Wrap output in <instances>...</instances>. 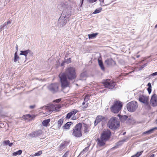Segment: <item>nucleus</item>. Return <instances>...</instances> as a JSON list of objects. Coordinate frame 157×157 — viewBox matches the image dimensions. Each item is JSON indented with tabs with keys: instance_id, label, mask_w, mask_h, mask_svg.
Instances as JSON below:
<instances>
[{
	"instance_id": "obj_1",
	"label": "nucleus",
	"mask_w": 157,
	"mask_h": 157,
	"mask_svg": "<svg viewBox=\"0 0 157 157\" xmlns=\"http://www.w3.org/2000/svg\"><path fill=\"white\" fill-rule=\"evenodd\" d=\"M61 86L63 88L69 86L70 82L68 81L67 78L70 80H73L76 78L75 70V68L69 67L67 68L64 73H61L59 75Z\"/></svg>"
},
{
	"instance_id": "obj_2",
	"label": "nucleus",
	"mask_w": 157,
	"mask_h": 157,
	"mask_svg": "<svg viewBox=\"0 0 157 157\" xmlns=\"http://www.w3.org/2000/svg\"><path fill=\"white\" fill-rule=\"evenodd\" d=\"M76 6V4L74 2L68 1L61 2L59 5L58 7L59 8L62 7L64 8L61 15L65 17H68L69 18L71 15V13L74 8Z\"/></svg>"
},
{
	"instance_id": "obj_3",
	"label": "nucleus",
	"mask_w": 157,
	"mask_h": 157,
	"mask_svg": "<svg viewBox=\"0 0 157 157\" xmlns=\"http://www.w3.org/2000/svg\"><path fill=\"white\" fill-rule=\"evenodd\" d=\"M60 106L57 104H52L48 106H43L40 108L42 110V112L46 115L50 114L52 112L54 111H59Z\"/></svg>"
},
{
	"instance_id": "obj_4",
	"label": "nucleus",
	"mask_w": 157,
	"mask_h": 157,
	"mask_svg": "<svg viewBox=\"0 0 157 157\" xmlns=\"http://www.w3.org/2000/svg\"><path fill=\"white\" fill-rule=\"evenodd\" d=\"M122 107V104L120 101H116L114 102L110 109L111 111L113 113H119L121 110Z\"/></svg>"
},
{
	"instance_id": "obj_5",
	"label": "nucleus",
	"mask_w": 157,
	"mask_h": 157,
	"mask_svg": "<svg viewBox=\"0 0 157 157\" xmlns=\"http://www.w3.org/2000/svg\"><path fill=\"white\" fill-rule=\"evenodd\" d=\"M82 124L79 123L77 124L73 128L72 132L73 136L76 137H80L82 136L81 129Z\"/></svg>"
},
{
	"instance_id": "obj_6",
	"label": "nucleus",
	"mask_w": 157,
	"mask_h": 157,
	"mask_svg": "<svg viewBox=\"0 0 157 157\" xmlns=\"http://www.w3.org/2000/svg\"><path fill=\"white\" fill-rule=\"evenodd\" d=\"M120 123L118 119L115 117L111 118L109 120L108 125L111 129H116L119 126Z\"/></svg>"
},
{
	"instance_id": "obj_7",
	"label": "nucleus",
	"mask_w": 157,
	"mask_h": 157,
	"mask_svg": "<svg viewBox=\"0 0 157 157\" xmlns=\"http://www.w3.org/2000/svg\"><path fill=\"white\" fill-rule=\"evenodd\" d=\"M138 104L136 101H132L127 105V108L129 112H132L136 111L138 107Z\"/></svg>"
},
{
	"instance_id": "obj_8",
	"label": "nucleus",
	"mask_w": 157,
	"mask_h": 157,
	"mask_svg": "<svg viewBox=\"0 0 157 157\" xmlns=\"http://www.w3.org/2000/svg\"><path fill=\"white\" fill-rule=\"evenodd\" d=\"M69 17H66L63 16L61 15L59 18L58 23L60 24V26L63 27L67 23V21H69Z\"/></svg>"
},
{
	"instance_id": "obj_9",
	"label": "nucleus",
	"mask_w": 157,
	"mask_h": 157,
	"mask_svg": "<svg viewBox=\"0 0 157 157\" xmlns=\"http://www.w3.org/2000/svg\"><path fill=\"white\" fill-rule=\"evenodd\" d=\"M103 83L106 87L111 89H113L116 85L115 82L110 79H107Z\"/></svg>"
},
{
	"instance_id": "obj_10",
	"label": "nucleus",
	"mask_w": 157,
	"mask_h": 157,
	"mask_svg": "<svg viewBox=\"0 0 157 157\" xmlns=\"http://www.w3.org/2000/svg\"><path fill=\"white\" fill-rule=\"evenodd\" d=\"M20 55H23L24 57H22L23 60H25V62L26 61L27 59V56L29 55V56H33V52L30 50L28 49L25 51H21Z\"/></svg>"
},
{
	"instance_id": "obj_11",
	"label": "nucleus",
	"mask_w": 157,
	"mask_h": 157,
	"mask_svg": "<svg viewBox=\"0 0 157 157\" xmlns=\"http://www.w3.org/2000/svg\"><path fill=\"white\" fill-rule=\"evenodd\" d=\"M111 132L109 130L104 131L101 134V137L102 140L106 141L110 137Z\"/></svg>"
},
{
	"instance_id": "obj_12",
	"label": "nucleus",
	"mask_w": 157,
	"mask_h": 157,
	"mask_svg": "<svg viewBox=\"0 0 157 157\" xmlns=\"http://www.w3.org/2000/svg\"><path fill=\"white\" fill-rule=\"evenodd\" d=\"M58 84L57 83L52 84L48 86V88L52 93L57 92L58 90Z\"/></svg>"
},
{
	"instance_id": "obj_13",
	"label": "nucleus",
	"mask_w": 157,
	"mask_h": 157,
	"mask_svg": "<svg viewBox=\"0 0 157 157\" xmlns=\"http://www.w3.org/2000/svg\"><path fill=\"white\" fill-rule=\"evenodd\" d=\"M42 130H38L32 132L29 134V135L30 137L33 138L40 136L42 134Z\"/></svg>"
},
{
	"instance_id": "obj_14",
	"label": "nucleus",
	"mask_w": 157,
	"mask_h": 157,
	"mask_svg": "<svg viewBox=\"0 0 157 157\" xmlns=\"http://www.w3.org/2000/svg\"><path fill=\"white\" fill-rule=\"evenodd\" d=\"M150 103L153 106L157 105V97L155 94H153L150 100Z\"/></svg>"
},
{
	"instance_id": "obj_15",
	"label": "nucleus",
	"mask_w": 157,
	"mask_h": 157,
	"mask_svg": "<svg viewBox=\"0 0 157 157\" xmlns=\"http://www.w3.org/2000/svg\"><path fill=\"white\" fill-rule=\"evenodd\" d=\"M148 97L145 95H141L139 98L140 101L146 105L148 104Z\"/></svg>"
},
{
	"instance_id": "obj_16",
	"label": "nucleus",
	"mask_w": 157,
	"mask_h": 157,
	"mask_svg": "<svg viewBox=\"0 0 157 157\" xmlns=\"http://www.w3.org/2000/svg\"><path fill=\"white\" fill-rule=\"evenodd\" d=\"M78 112L76 109H73L70 112L67 113L66 116V118L67 119H70L73 115H75Z\"/></svg>"
},
{
	"instance_id": "obj_17",
	"label": "nucleus",
	"mask_w": 157,
	"mask_h": 157,
	"mask_svg": "<svg viewBox=\"0 0 157 157\" xmlns=\"http://www.w3.org/2000/svg\"><path fill=\"white\" fill-rule=\"evenodd\" d=\"M81 129L83 131L84 133L87 134L89 132V127L86 124H84L83 125H82V127Z\"/></svg>"
},
{
	"instance_id": "obj_18",
	"label": "nucleus",
	"mask_w": 157,
	"mask_h": 157,
	"mask_svg": "<svg viewBox=\"0 0 157 157\" xmlns=\"http://www.w3.org/2000/svg\"><path fill=\"white\" fill-rule=\"evenodd\" d=\"M105 63L108 66L112 65L115 64V62L112 59H109L106 60Z\"/></svg>"
},
{
	"instance_id": "obj_19",
	"label": "nucleus",
	"mask_w": 157,
	"mask_h": 157,
	"mask_svg": "<svg viewBox=\"0 0 157 157\" xmlns=\"http://www.w3.org/2000/svg\"><path fill=\"white\" fill-rule=\"evenodd\" d=\"M103 119V117L102 116H98L97 117L96 120L94 121V124L95 126L97 125V124L100 122Z\"/></svg>"
},
{
	"instance_id": "obj_20",
	"label": "nucleus",
	"mask_w": 157,
	"mask_h": 157,
	"mask_svg": "<svg viewBox=\"0 0 157 157\" xmlns=\"http://www.w3.org/2000/svg\"><path fill=\"white\" fill-rule=\"evenodd\" d=\"M98 144L99 146H104L105 144V141L104 140L101 138L100 139H98Z\"/></svg>"
},
{
	"instance_id": "obj_21",
	"label": "nucleus",
	"mask_w": 157,
	"mask_h": 157,
	"mask_svg": "<svg viewBox=\"0 0 157 157\" xmlns=\"http://www.w3.org/2000/svg\"><path fill=\"white\" fill-rule=\"evenodd\" d=\"M157 130V127H155L154 128H151L150 129V130L146 131V132H144V134H149L151 133H152L155 130Z\"/></svg>"
},
{
	"instance_id": "obj_22",
	"label": "nucleus",
	"mask_w": 157,
	"mask_h": 157,
	"mask_svg": "<svg viewBox=\"0 0 157 157\" xmlns=\"http://www.w3.org/2000/svg\"><path fill=\"white\" fill-rule=\"evenodd\" d=\"M71 124H72V123L71 122H68L63 126V129H68Z\"/></svg>"
},
{
	"instance_id": "obj_23",
	"label": "nucleus",
	"mask_w": 157,
	"mask_h": 157,
	"mask_svg": "<svg viewBox=\"0 0 157 157\" xmlns=\"http://www.w3.org/2000/svg\"><path fill=\"white\" fill-rule=\"evenodd\" d=\"M98 62L100 68H101V69L103 71H104L105 68L102 61L101 60H100L99 59H98Z\"/></svg>"
},
{
	"instance_id": "obj_24",
	"label": "nucleus",
	"mask_w": 157,
	"mask_h": 157,
	"mask_svg": "<svg viewBox=\"0 0 157 157\" xmlns=\"http://www.w3.org/2000/svg\"><path fill=\"white\" fill-rule=\"evenodd\" d=\"M21 58V57L20 58L17 55V52H16L14 54V62L15 63L17 61H18L19 62V60Z\"/></svg>"
},
{
	"instance_id": "obj_25",
	"label": "nucleus",
	"mask_w": 157,
	"mask_h": 157,
	"mask_svg": "<svg viewBox=\"0 0 157 157\" xmlns=\"http://www.w3.org/2000/svg\"><path fill=\"white\" fill-rule=\"evenodd\" d=\"M120 120L122 122L124 121L128 117L126 115L121 116L120 115H118Z\"/></svg>"
},
{
	"instance_id": "obj_26",
	"label": "nucleus",
	"mask_w": 157,
	"mask_h": 157,
	"mask_svg": "<svg viewBox=\"0 0 157 157\" xmlns=\"http://www.w3.org/2000/svg\"><path fill=\"white\" fill-rule=\"evenodd\" d=\"M50 120V119H48L43 121L42 123L43 125L44 126H47L48 124L49 123Z\"/></svg>"
},
{
	"instance_id": "obj_27",
	"label": "nucleus",
	"mask_w": 157,
	"mask_h": 157,
	"mask_svg": "<svg viewBox=\"0 0 157 157\" xmlns=\"http://www.w3.org/2000/svg\"><path fill=\"white\" fill-rule=\"evenodd\" d=\"M3 144L6 145H8L10 147H11L12 145L14 143H10L9 140H4L3 141Z\"/></svg>"
},
{
	"instance_id": "obj_28",
	"label": "nucleus",
	"mask_w": 157,
	"mask_h": 157,
	"mask_svg": "<svg viewBox=\"0 0 157 157\" xmlns=\"http://www.w3.org/2000/svg\"><path fill=\"white\" fill-rule=\"evenodd\" d=\"M22 152V151L21 150H19L18 151L13 153L12 155L13 156H16L17 155H21Z\"/></svg>"
},
{
	"instance_id": "obj_29",
	"label": "nucleus",
	"mask_w": 157,
	"mask_h": 157,
	"mask_svg": "<svg viewBox=\"0 0 157 157\" xmlns=\"http://www.w3.org/2000/svg\"><path fill=\"white\" fill-rule=\"evenodd\" d=\"M98 35V33H93L90 34H88V36L89 39H92Z\"/></svg>"
},
{
	"instance_id": "obj_30",
	"label": "nucleus",
	"mask_w": 157,
	"mask_h": 157,
	"mask_svg": "<svg viewBox=\"0 0 157 157\" xmlns=\"http://www.w3.org/2000/svg\"><path fill=\"white\" fill-rule=\"evenodd\" d=\"M64 119L63 118L60 119L58 122V125L59 127H60L62 125Z\"/></svg>"
},
{
	"instance_id": "obj_31",
	"label": "nucleus",
	"mask_w": 157,
	"mask_h": 157,
	"mask_svg": "<svg viewBox=\"0 0 157 157\" xmlns=\"http://www.w3.org/2000/svg\"><path fill=\"white\" fill-rule=\"evenodd\" d=\"M143 151L137 152L135 155L132 156L131 157H139L142 154Z\"/></svg>"
},
{
	"instance_id": "obj_32",
	"label": "nucleus",
	"mask_w": 157,
	"mask_h": 157,
	"mask_svg": "<svg viewBox=\"0 0 157 157\" xmlns=\"http://www.w3.org/2000/svg\"><path fill=\"white\" fill-rule=\"evenodd\" d=\"M42 154V151H40L38 152L35 153L34 155H31L30 156L33 157L34 156H37L40 155Z\"/></svg>"
},
{
	"instance_id": "obj_33",
	"label": "nucleus",
	"mask_w": 157,
	"mask_h": 157,
	"mask_svg": "<svg viewBox=\"0 0 157 157\" xmlns=\"http://www.w3.org/2000/svg\"><path fill=\"white\" fill-rule=\"evenodd\" d=\"M89 149V147H85L80 153V155H83L84 153L86 152Z\"/></svg>"
},
{
	"instance_id": "obj_34",
	"label": "nucleus",
	"mask_w": 157,
	"mask_h": 157,
	"mask_svg": "<svg viewBox=\"0 0 157 157\" xmlns=\"http://www.w3.org/2000/svg\"><path fill=\"white\" fill-rule=\"evenodd\" d=\"M31 116L30 114H27L26 115L24 116L23 118L25 120H28L29 118H31Z\"/></svg>"
},
{
	"instance_id": "obj_35",
	"label": "nucleus",
	"mask_w": 157,
	"mask_h": 157,
	"mask_svg": "<svg viewBox=\"0 0 157 157\" xmlns=\"http://www.w3.org/2000/svg\"><path fill=\"white\" fill-rule=\"evenodd\" d=\"M65 143H62L60 145L59 148V150H61L63 149L64 148H65Z\"/></svg>"
},
{
	"instance_id": "obj_36",
	"label": "nucleus",
	"mask_w": 157,
	"mask_h": 157,
	"mask_svg": "<svg viewBox=\"0 0 157 157\" xmlns=\"http://www.w3.org/2000/svg\"><path fill=\"white\" fill-rule=\"evenodd\" d=\"M101 10H102V8H100L96 9V10H95L93 12V13H94V14H96V13H100L101 12Z\"/></svg>"
},
{
	"instance_id": "obj_37",
	"label": "nucleus",
	"mask_w": 157,
	"mask_h": 157,
	"mask_svg": "<svg viewBox=\"0 0 157 157\" xmlns=\"http://www.w3.org/2000/svg\"><path fill=\"white\" fill-rule=\"evenodd\" d=\"M90 96L88 95H87L84 98V101H87L88 100H89Z\"/></svg>"
},
{
	"instance_id": "obj_38",
	"label": "nucleus",
	"mask_w": 157,
	"mask_h": 157,
	"mask_svg": "<svg viewBox=\"0 0 157 157\" xmlns=\"http://www.w3.org/2000/svg\"><path fill=\"white\" fill-rule=\"evenodd\" d=\"M86 73L85 72H84L83 73H82L81 75H80V76L82 78H84L86 76Z\"/></svg>"
},
{
	"instance_id": "obj_39",
	"label": "nucleus",
	"mask_w": 157,
	"mask_h": 157,
	"mask_svg": "<svg viewBox=\"0 0 157 157\" xmlns=\"http://www.w3.org/2000/svg\"><path fill=\"white\" fill-rule=\"evenodd\" d=\"M6 24H5L2 25H1L0 26V32H1L2 29H3V28L5 26H6Z\"/></svg>"
},
{
	"instance_id": "obj_40",
	"label": "nucleus",
	"mask_w": 157,
	"mask_h": 157,
	"mask_svg": "<svg viewBox=\"0 0 157 157\" xmlns=\"http://www.w3.org/2000/svg\"><path fill=\"white\" fill-rule=\"evenodd\" d=\"M97 0H87V1L90 3L94 2L96 1Z\"/></svg>"
},
{
	"instance_id": "obj_41",
	"label": "nucleus",
	"mask_w": 157,
	"mask_h": 157,
	"mask_svg": "<svg viewBox=\"0 0 157 157\" xmlns=\"http://www.w3.org/2000/svg\"><path fill=\"white\" fill-rule=\"evenodd\" d=\"M68 155V151H67L63 155L62 157H67Z\"/></svg>"
},
{
	"instance_id": "obj_42",
	"label": "nucleus",
	"mask_w": 157,
	"mask_h": 157,
	"mask_svg": "<svg viewBox=\"0 0 157 157\" xmlns=\"http://www.w3.org/2000/svg\"><path fill=\"white\" fill-rule=\"evenodd\" d=\"M146 64H144V65L141 66L140 67V70H142V69H143L146 66Z\"/></svg>"
},
{
	"instance_id": "obj_43",
	"label": "nucleus",
	"mask_w": 157,
	"mask_h": 157,
	"mask_svg": "<svg viewBox=\"0 0 157 157\" xmlns=\"http://www.w3.org/2000/svg\"><path fill=\"white\" fill-rule=\"evenodd\" d=\"M151 88H147V90H148V91L149 94H150L151 91Z\"/></svg>"
},
{
	"instance_id": "obj_44",
	"label": "nucleus",
	"mask_w": 157,
	"mask_h": 157,
	"mask_svg": "<svg viewBox=\"0 0 157 157\" xmlns=\"http://www.w3.org/2000/svg\"><path fill=\"white\" fill-rule=\"evenodd\" d=\"M61 99H58L54 100V101L55 102H56L58 103V102H59L61 101Z\"/></svg>"
},
{
	"instance_id": "obj_45",
	"label": "nucleus",
	"mask_w": 157,
	"mask_h": 157,
	"mask_svg": "<svg viewBox=\"0 0 157 157\" xmlns=\"http://www.w3.org/2000/svg\"><path fill=\"white\" fill-rule=\"evenodd\" d=\"M157 75V72L152 73V74L151 75H150L155 76V75Z\"/></svg>"
},
{
	"instance_id": "obj_46",
	"label": "nucleus",
	"mask_w": 157,
	"mask_h": 157,
	"mask_svg": "<svg viewBox=\"0 0 157 157\" xmlns=\"http://www.w3.org/2000/svg\"><path fill=\"white\" fill-rule=\"evenodd\" d=\"M147 86H148V88H151V84L150 82L148 83Z\"/></svg>"
},
{
	"instance_id": "obj_47",
	"label": "nucleus",
	"mask_w": 157,
	"mask_h": 157,
	"mask_svg": "<svg viewBox=\"0 0 157 157\" xmlns=\"http://www.w3.org/2000/svg\"><path fill=\"white\" fill-rule=\"evenodd\" d=\"M35 105H30L29 106V108L31 109L34 108H35Z\"/></svg>"
},
{
	"instance_id": "obj_48",
	"label": "nucleus",
	"mask_w": 157,
	"mask_h": 157,
	"mask_svg": "<svg viewBox=\"0 0 157 157\" xmlns=\"http://www.w3.org/2000/svg\"><path fill=\"white\" fill-rule=\"evenodd\" d=\"M101 4V5H103L104 0H99Z\"/></svg>"
},
{
	"instance_id": "obj_49",
	"label": "nucleus",
	"mask_w": 157,
	"mask_h": 157,
	"mask_svg": "<svg viewBox=\"0 0 157 157\" xmlns=\"http://www.w3.org/2000/svg\"><path fill=\"white\" fill-rule=\"evenodd\" d=\"M72 119L73 120H76V118L75 117H72Z\"/></svg>"
},
{
	"instance_id": "obj_50",
	"label": "nucleus",
	"mask_w": 157,
	"mask_h": 157,
	"mask_svg": "<svg viewBox=\"0 0 157 157\" xmlns=\"http://www.w3.org/2000/svg\"><path fill=\"white\" fill-rule=\"evenodd\" d=\"M16 49L17 50L16 52H17V51H18V46L17 45H16Z\"/></svg>"
},
{
	"instance_id": "obj_51",
	"label": "nucleus",
	"mask_w": 157,
	"mask_h": 157,
	"mask_svg": "<svg viewBox=\"0 0 157 157\" xmlns=\"http://www.w3.org/2000/svg\"><path fill=\"white\" fill-rule=\"evenodd\" d=\"M69 62H68V63H70L71 62V58H69Z\"/></svg>"
},
{
	"instance_id": "obj_52",
	"label": "nucleus",
	"mask_w": 157,
	"mask_h": 157,
	"mask_svg": "<svg viewBox=\"0 0 157 157\" xmlns=\"http://www.w3.org/2000/svg\"><path fill=\"white\" fill-rule=\"evenodd\" d=\"M11 23V22L10 21H7V24H10Z\"/></svg>"
},
{
	"instance_id": "obj_53",
	"label": "nucleus",
	"mask_w": 157,
	"mask_h": 157,
	"mask_svg": "<svg viewBox=\"0 0 157 157\" xmlns=\"http://www.w3.org/2000/svg\"><path fill=\"white\" fill-rule=\"evenodd\" d=\"M154 157V154L151 155L150 156V157Z\"/></svg>"
},
{
	"instance_id": "obj_54",
	"label": "nucleus",
	"mask_w": 157,
	"mask_h": 157,
	"mask_svg": "<svg viewBox=\"0 0 157 157\" xmlns=\"http://www.w3.org/2000/svg\"><path fill=\"white\" fill-rule=\"evenodd\" d=\"M140 55H138V56H137L136 57H137V58H139V57H140Z\"/></svg>"
},
{
	"instance_id": "obj_55",
	"label": "nucleus",
	"mask_w": 157,
	"mask_h": 157,
	"mask_svg": "<svg viewBox=\"0 0 157 157\" xmlns=\"http://www.w3.org/2000/svg\"><path fill=\"white\" fill-rule=\"evenodd\" d=\"M87 105H86V106H84V107H85V108H86V107H87Z\"/></svg>"
},
{
	"instance_id": "obj_56",
	"label": "nucleus",
	"mask_w": 157,
	"mask_h": 157,
	"mask_svg": "<svg viewBox=\"0 0 157 157\" xmlns=\"http://www.w3.org/2000/svg\"><path fill=\"white\" fill-rule=\"evenodd\" d=\"M85 104V103L84 102H83L82 103V105H84Z\"/></svg>"
},
{
	"instance_id": "obj_57",
	"label": "nucleus",
	"mask_w": 157,
	"mask_h": 157,
	"mask_svg": "<svg viewBox=\"0 0 157 157\" xmlns=\"http://www.w3.org/2000/svg\"><path fill=\"white\" fill-rule=\"evenodd\" d=\"M125 141V140H123L122 141V142H124Z\"/></svg>"
},
{
	"instance_id": "obj_58",
	"label": "nucleus",
	"mask_w": 157,
	"mask_h": 157,
	"mask_svg": "<svg viewBox=\"0 0 157 157\" xmlns=\"http://www.w3.org/2000/svg\"><path fill=\"white\" fill-rule=\"evenodd\" d=\"M156 124H157V119L156 120Z\"/></svg>"
},
{
	"instance_id": "obj_59",
	"label": "nucleus",
	"mask_w": 157,
	"mask_h": 157,
	"mask_svg": "<svg viewBox=\"0 0 157 157\" xmlns=\"http://www.w3.org/2000/svg\"><path fill=\"white\" fill-rule=\"evenodd\" d=\"M125 133V132H124V133L123 134L124 135V134Z\"/></svg>"
}]
</instances>
